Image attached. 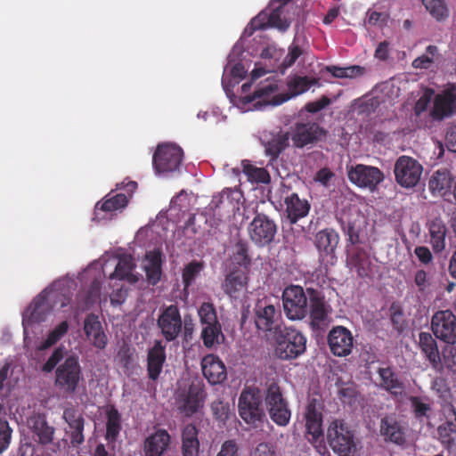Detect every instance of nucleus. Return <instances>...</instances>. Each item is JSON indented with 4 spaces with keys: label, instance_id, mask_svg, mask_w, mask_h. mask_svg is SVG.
<instances>
[{
    "label": "nucleus",
    "instance_id": "nucleus-1",
    "mask_svg": "<svg viewBox=\"0 0 456 456\" xmlns=\"http://www.w3.org/2000/svg\"><path fill=\"white\" fill-rule=\"evenodd\" d=\"M323 135L324 131L315 123L297 124L290 133L277 134L266 147V153L276 158L289 145V139L296 147L303 148L319 141Z\"/></svg>",
    "mask_w": 456,
    "mask_h": 456
},
{
    "label": "nucleus",
    "instance_id": "nucleus-2",
    "mask_svg": "<svg viewBox=\"0 0 456 456\" xmlns=\"http://www.w3.org/2000/svg\"><path fill=\"white\" fill-rule=\"evenodd\" d=\"M315 78L308 77L295 76L288 82V94H281L280 86L276 80L269 78L262 83L259 88L255 92V97L270 105H280L292 97L297 96L308 91L309 88L317 84Z\"/></svg>",
    "mask_w": 456,
    "mask_h": 456
},
{
    "label": "nucleus",
    "instance_id": "nucleus-3",
    "mask_svg": "<svg viewBox=\"0 0 456 456\" xmlns=\"http://www.w3.org/2000/svg\"><path fill=\"white\" fill-rule=\"evenodd\" d=\"M332 451L340 456H354L357 452V442L353 431L342 420L332 421L327 431Z\"/></svg>",
    "mask_w": 456,
    "mask_h": 456
},
{
    "label": "nucleus",
    "instance_id": "nucleus-4",
    "mask_svg": "<svg viewBox=\"0 0 456 456\" xmlns=\"http://www.w3.org/2000/svg\"><path fill=\"white\" fill-rule=\"evenodd\" d=\"M83 379L78 357L76 354L66 356L55 370V386L66 394H74Z\"/></svg>",
    "mask_w": 456,
    "mask_h": 456
},
{
    "label": "nucleus",
    "instance_id": "nucleus-5",
    "mask_svg": "<svg viewBox=\"0 0 456 456\" xmlns=\"http://www.w3.org/2000/svg\"><path fill=\"white\" fill-rule=\"evenodd\" d=\"M306 338L297 330L285 328L277 338L275 354L282 359H294L305 350Z\"/></svg>",
    "mask_w": 456,
    "mask_h": 456
},
{
    "label": "nucleus",
    "instance_id": "nucleus-6",
    "mask_svg": "<svg viewBox=\"0 0 456 456\" xmlns=\"http://www.w3.org/2000/svg\"><path fill=\"white\" fill-rule=\"evenodd\" d=\"M394 173L396 183L403 188L410 189L420 181L423 167L411 157L401 156L395 164Z\"/></svg>",
    "mask_w": 456,
    "mask_h": 456
},
{
    "label": "nucleus",
    "instance_id": "nucleus-7",
    "mask_svg": "<svg viewBox=\"0 0 456 456\" xmlns=\"http://www.w3.org/2000/svg\"><path fill=\"white\" fill-rule=\"evenodd\" d=\"M347 177L355 186L374 191L383 182L384 174L376 167L357 164L346 167Z\"/></svg>",
    "mask_w": 456,
    "mask_h": 456
},
{
    "label": "nucleus",
    "instance_id": "nucleus-8",
    "mask_svg": "<svg viewBox=\"0 0 456 456\" xmlns=\"http://www.w3.org/2000/svg\"><path fill=\"white\" fill-rule=\"evenodd\" d=\"M283 308L290 320H301L308 314V297L300 286H289L283 295Z\"/></svg>",
    "mask_w": 456,
    "mask_h": 456
},
{
    "label": "nucleus",
    "instance_id": "nucleus-9",
    "mask_svg": "<svg viewBox=\"0 0 456 456\" xmlns=\"http://www.w3.org/2000/svg\"><path fill=\"white\" fill-rule=\"evenodd\" d=\"M183 159V151L174 144L159 145L152 158L153 167L158 174L177 170Z\"/></svg>",
    "mask_w": 456,
    "mask_h": 456
},
{
    "label": "nucleus",
    "instance_id": "nucleus-10",
    "mask_svg": "<svg viewBox=\"0 0 456 456\" xmlns=\"http://www.w3.org/2000/svg\"><path fill=\"white\" fill-rule=\"evenodd\" d=\"M230 285L243 286L246 281V271L251 263L248 255V244L239 241L232 248V256L230 257Z\"/></svg>",
    "mask_w": 456,
    "mask_h": 456
},
{
    "label": "nucleus",
    "instance_id": "nucleus-11",
    "mask_svg": "<svg viewBox=\"0 0 456 456\" xmlns=\"http://www.w3.org/2000/svg\"><path fill=\"white\" fill-rule=\"evenodd\" d=\"M161 335L167 342L175 340L183 331V320L176 305H170L161 310L157 320Z\"/></svg>",
    "mask_w": 456,
    "mask_h": 456
},
{
    "label": "nucleus",
    "instance_id": "nucleus-12",
    "mask_svg": "<svg viewBox=\"0 0 456 456\" xmlns=\"http://www.w3.org/2000/svg\"><path fill=\"white\" fill-rule=\"evenodd\" d=\"M434 335L448 344L456 343V316L450 310L437 311L431 319Z\"/></svg>",
    "mask_w": 456,
    "mask_h": 456
},
{
    "label": "nucleus",
    "instance_id": "nucleus-13",
    "mask_svg": "<svg viewBox=\"0 0 456 456\" xmlns=\"http://www.w3.org/2000/svg\"><path fill=\"white\" fill-rule=\"evenodd\" d=\"M265 403L271 419L279 426H286L290 419V411L282 398L279 387L272 384L268 387Z\"/></svg>",
    "mask_w": 456,
    "mask_h": 456
},
{
    "label": "nucleus",
    "instance_id": "nucleus-14",
    "mask_svg": "<svg viewBox=\"0 0 456 456\" xmlns=\"http://www.w3.org/2000/svg\"><path fill=\"white\" fill-rule=\"evenodd\" d=\"M277 232L273 220L265 215H257L248 226L251 240L257 246L264 247L273 241Z\"/></svg>",
    "mask_w": 456,
    "mask_h": 456
},
{
    "label": "nucleus",
    "instance_id": "nucleus-15",
    "mask_svg": "<svg viewBox=\"0 0 456 456\" xmlns=\"http://www.w3.org/2000/svg\"><path fill=\"white\" fill-rule=\"evenodd\" d=\"M262 395L259 390L248 388L244 390L239 399V412L248 423L260 419L263 411L260 407Z\"/></svg>",
    "mask_w": 456,
    "mask_h": 456
},
{
    "label": "nucleus",
    "instance_id": "nucleus-16",
    "mask_svg": "<svg viewBox=\"0 0 456 456\" xmlns=\"http://www.w3.org/2000/svg\"><path fill=\"white\" fill-rule=\"evenodd\" d=\"M322 399L320 395H312L308 398L305 419L308 435L314 440L322 435Z\"/></svg>",
    "mask_w": 456,
    "mask_h": 456
},
{
    "label": "nucleus",
    "instance_id": "nucleus-17",
    "mask_svg": "<svg viewBox=\"0 0 456 456\" xmlns=\"http://www.w3.org/2000/svg\"><path fill=\"white\" fill-rule=\"evenodd\" d=\"M328 345L334 355L338 357L349 355L354 347L352 332L343 326L332 328L328 335Z\"/></svg>",
    "mask_w": 456,
    "mask_h": 456
},
{
    "label": "nucleus",
    "instance_id": "nucleus-18",
    "mask_svg": "<svg viewBox=\"0 0 456 456\" xmlns=\"http://www.w3.org/2000/svg\"><path fill=\"white\" fill-rule=\"evenodd\" d=\"M62 418L68 424L69 429L66 430V433L69 436L71 444L73 446L81 445L85 442L83 413L73 406L67 407L63 411Z\"/></svg>",
    "mask_w": 456,
    "mask_h": 456
},
{
    "label": "nucleus",
    "instance_id": "nucleus-19",
    "mask_svg": "<svg viewBox=\"0 0 456 456\" xmlns=\"http://www.w3.org/2000/svg\"><path fill=\"white\" fill-rule=\"evenodd\" d=\"M456 111V86H450L438 94L434 102L431 115L435 118H443Z\"/></svg>",
    "mask_w": 456,
    "mask_h": 456
},
{
    "label": "nucleus",
    "instance_id": "nucleus-20",
    "mask_svg": "<svg viewBox=\"0 0 456 456\" xmlns=\"http://www.w3.org/2000/svg\"><path fill=\"white\" fill-rule=\"evenodd\" d=\"M256 325L257 329L264 331L273 330L278 322L281 314L276 307L265 300H260L255 307Z\"/></svg>",
    "mask_w": 456,
    "mask_h": 456
},
{
    "label": "nucleus",
    "instance_id": "nucleus-21",
    "mask_svg": "<svg viewBox=\"0 0 456 456\" xmlns=\"http://www.w3.org/2000/svg\"><path fill=\"white\" fill-rule=\"evenodd\" d=\"M298 60V65L309 66L314 61V56L310 54L302 45H300L298 38H295L291 45L288 47L287 53L281 57L280 70L283 73L287 69L290 68Z\"/></svg>",
    "mask_w": 456,
    "mask_h": 456
},
{
    "label": "nucleus",
    "instance_id": "nucleus-22",
    "mask_svg": "<svg viewBox=\"0 0 456 456\" xmlns=\"http://www.w3.org/2000/svg\"><path fill=\"white\" fill-rule=\"evenodd\" d=\"M260 56L268 63L269 67L268 69H265L256 65V68L251 71V78L253 80L261 77L273 69L280 70L283 50L275 44H270L262 50Z\"/></svg>",
    "mask_w": 456,
    "mask_h": 456
},
{
    "label": "nucleus",
    "instance_id": "nucleus-23",
    "mask_svg": "<svg viewBox=\"0 0 456 456\" xmlns=\"http://www.w3.org/2000/svg\"><path fill=\"white\" fill-rule=\"evenodd\" d=\"M84 332L91 344L102 350L108 344V338L102 330V326L97 315L88 314L84 321Z\"/></svg>",
    "mask_w": 456,
    "mask_h": 456
},
{
    "label": "nucleus",
    "instance_id": "nucleus-24",
    "mask_svg": "<svg viewBox=\"0 0 456 456\" xmlns=\"http://www.w3.org/2000/svg\"><path fill=\"white\" fill-rule=\"evenodd\" d=\"M166 346L160 340H156L147 354V372L150 379H159L166 362Z\"/></svg>",
    "mask_w": 456,
    "mask_h": 456
},
{
    "label": "nucleus",
    "instance_id": "nucleus-25",
    "mask_svg": "<svg viewBox=\"0 0 456 456\" xmlns=\"http://www.w3.org/2000/svg\"><path fill=\"white\" fill-rule=\"evenodd\" d=\"M202 372L208 381L213 385L220 384L226 379L224 362L214 354H208L201 362Z\"/></svg>",
    "mask_w": 456,
    "mask_h": 456
},
{
    "label": "nucleus",
    "instance_id": "nucleus-26",
    "mask_svg": "<svg viewBox=\"0 0 456 456\" xmlns=\"http://www.w3.org/2000/svg\"><path fill=\"white\" fill-rule=\"evenodd\" d=\"M419 346L430 362L433 369L440 370L442 369V361L439 349L436 339L428 332H420L419 334Z\"/></svg>",
    "mask_w": 456,
    "mask_h": 456
},
{
    "label": "nucleus",
    "instance_id": "nucleus-27",
    "mask_svg": "<svg viewBox=\"0 0 456 456\" xmlns=\"http://www.w3.org/2000/svg\"><path fill=\"white\" fill-rule=\"evenodd\" d=\"M28 424L41 444L46 445L53 442L54 428L48 425L44 414H34L28 419Z\"/></svg>",
    "mask_w": 456,
    "mask_h": 456
},
{
    "label": "nucleus",
    "instance_id": "nucleus-28",
    "mask_svg": "<svg viewBox=\"0 0 456 456\" xmlns=\"http://www.w3.org/2000/svg\"><path fill=\"white\" fill-rule=\"evenodd\" d=\"M170 444V436L167 431L159 429L148 436L144 441L145 456H161Z\"/></svg>",
    "mask_w": 456,
    "mask_h": 456
},
{
    "label": "nucleus",
    "instance_id": "nucleus-29",
    "mask_svg": "<svg viewBox=\"0 0 456 456\" xmlns=\"http://www.w3.org/2000/svg\"><path fill=\"white\" fill-rule=\"evenodd\" d=\"M147 264L144 266L147 281L149 284L156 285L162 275V253L159 249L148 251L145 255Z\"/></svg>",
    "mask_w": 456,
    "mask_h": 456
},
{
    "label": "nucleus",
    "instance_id": "nucleus-30",
    "mask_svg": "<svg viewBox=\"0 0 456 456\" xmlns=\"http://www.w3.org/2000/svg\"><path fill=\"white\" fill-rule=\"evenodd\" d=\"M284 203L286 206V213L292 224L306 216L310 210L308 201L305 199H300L297 193H291L285 197Z\"/></svg>",
    "mask_w": 456,
    "mask_h": 456
},
{
    "label": "nucleus",
    "instance_id": "nucleus-31",
    "mask_svg": "<svg viewBox=\"0 0 456 456\" xmlns=\"http://www.w3.org/2000/svg\"><path fill=\"white\" fill-rule=\"evenodd\" d=\"M452 180L449 170L438 169L431 175L428 189L433 195L444 196L450 191Z\"/></svg>",
    "mask_w": 456,
    "mask_h": 456
},
{
    "label": "nucleus",
    "instance_id": "nucleus-32",
    "mask_svg": "<svg viewBox=\"0 0 456 456\" xmlns=\"http://www.w3.org/2000/svg\"><path fill=\"white\" fill-rule=\"evenodd\" d=\"M135 267L136 265L131 255H122L118 258L115 270L110 274V278L121 281L126 280L131 283H134L138 281L137 276L133 273Z\"/></svg>",
    "mask_w": 456,
    "mask_h": 456
},
{
    "label": "nucleus",
    "instance_id": "nucleus-33",
    "mask_svg": "<svg viewBox=\"0 0 456 456\" xmlns=\"http://www.w3.org/2000/svg\"><path fill=\"white\" fill-rule=\"evenodd\" d=\"M197 428L189 424L182 431V453L183 456H199L200 441Z\"/></svg>",
    "mask_w": 456,
    "mask_h": 456
},
{
    "label": "nucleus",
    "instance_id": "nucleus-34",
    "mask_svg": "<svg viewBox=\"0 0 456 456\" xmlns=\"http://www.w3.org/2000/svg\"><path fill=\"white\" fill-rule=\"evenodd\" d=\"M437 434L438 439L445 447L450 448L453 444L452 435L456 434V410L453 406L448 411L446 421L438 427Z\"/></svg>",
    "mask_w": 456,
    "mask_h": 456
},
{
    "label": "nucleus",
    "instance_id": "nucleus-35",
    "mask_svg": "<svg viewBox=\"0 0 456 456\" xmlns=\"http://www.w3.org/2000/svg\"><path fill=\"white\" fill-rule=\"evenodd\" d=\"M380 434L386 440L395 444H402L404 442L403 433L397 420L392 416L381 419Z\"/></svg>",
    "mask_w": 456,
    "mask_h": 456
},
{
    "label": "nucleus",
    "instance_id": "nucleus-36",
    "mask_svg": "<svg viewBox=\"0 0 456 456\" xmlns=\"http://www.w3.org/2000/svg\"><path fill=\"white\" fill-rule=\"evenodd\" d=\"M339 240L338 234L331 229L320 231L316 234L315 245L321 254L332 256Z\"/></svg>",
    "mask_w": 456,
    "mask_h": 456
},
{
    "label": "nucleus",
    "instance_id": "nucleus-37",
    "mask_svg": "<svg viewBox=\"0 0 456 456\" xmlns=\"http://www.w3.org/2000/svg\"><path fill=\"white\" fill-rule=\"evenodd\" d=\"M378 373L381 379L380 386L395 396L403 397L404 387L390 368H379Z\"/></svg>",
    "mask_w": 456,
    "mask_h": 456
},
{
    "label": "nucleus",
    "instance_id": "nucleus-38",
    "mask_svg": "<svg viewBox=\"0 0 456 456\" xmlns=\"http://www.w3.org/2000/svg\"><path fill=\"white\" fill-rule=\"evenodd\" d=\"M230 205H232L233 210V225L239 227L248 219V210L244 203L243 195L240 191H230Z\"/></svg>",
    "mask_w": 456,
    "mask_h": 456
},
{
    "label": "nucleus",
    "instance_id": "nucleus-39",
    "mask_svg": "<svg viewBox=\"0 0 456 456\" xmlns=\"http://www.w3.org/2000/svg\"><path fill=\"white\" fill-rule=\"evenodd\" d=\"M308 313L314 325H319L321 322L326 320L329 309L323 298L319 297L314 292L309 293Z\"/></svg>",
    "mask_w": 456,
    "mask_h": 456
},
{
    "label": "nucleus",
    "instance_id": "nucleus-40",
    "mask_svg": "<svg viewBox=\"0 0 456 456\" xmlns=\"http://www.w3.org/2000/svg\"><path fill=\"white\" fill-rule=\"evenodd\" d=\"M430 244L436 253L445 248L446 226L438 219L433 220L429 224Z\"/></svg>",
    "mask_w": 456,
    "mask_h": 456
},
{
    "label": "nucleus",
    "instance_id": "nucleus-41",
    "mask_svg": "<svg viewBox=\"0 0 456 456\" xmlns=\"http://www.w3.org/2000/svg\"><path fill=\"white\" fill-rule=\"evenodd\" d=\"M105 439L108 443H115L121 430V415L115 407L107 411Z\"/></svg>",
    "mask_w": 456,
    "mask_h": 456
},
{
    "label": "nucleus",
    "instance_id": "nucleus-42",
    "mask_svg": "<svg viewBox=\"0 0 456 456\" xmlns=\"http://www.w3.org/2000/svg\"><path fill=\"white\" fill-rule=\"evenodd\" d=\"M202 403L203 392L200 388L191 387L181 408L185 415L191 416L200 409Z\"/></svg>",
    "mask_w": 456,
    "mask_h": 456
},
{
    "label": "nucleus",
    "instance_id": "nucleus-43",
    "mask_svg": "<svg viewBox=\"0 0 456 456\" xmlns=\"http://www.w3.org/2000/svg\"><path fill=\"white\" fill-rule=\"evenodd\" d=\"M241 167L242 173L248 181L261 183H268L270 182V175L265 168L255 167L246 160L241 162Z\"/></svg>",
    "mask_w": 456,
    "mask_h": 456
},
{
    "label": "nucleus",
    "instance_id": "nucleus-44",
    "mask_svg": "<svg viewBox=\"0 0 456 456\" xmlns=\"http://www.w3.org/2000/svg\"><path fill=\"white\" fill-rule=\"evenodd\" d=\"M427 12L437 21L444 20L449 16V10L444 0H422Z\"/></svg>",
    "mask_w": 456,
    "mask_h": 456
},
{
    "label": "nucleus",
    "instance_id": "nucleus-45",
    "mask_svg": "<svg viewBox=\"0 0 456 456\" xmlns=\"http://www.w3.org/2000/svg\"><path fill=\"white\" fill-rule=\"evenodd\" d=\"M68 322L62 321L49 332L46 338L39 346L38 349L43 351L54 346L58 341H60L64 337V335L68 332Z\"/></svg>",
    "mask_w": 456,
    "mask_h": 456
},
{
    "label": "nucleus",
    "instance_id": "nucleus-46",
    "mask_svg": "<svg viewBox=\"0 0 456 456\" xmlns=\"http://www.w3.org/2000/svg\"><path fill=\"white\" fill-rule=\"evenodd\" d=\"M202 270L203 264L196 260L190 262L184 266L182 273L184 291L188 290Z\"/></svg>",
    "mask_w": 456,
    "mask_h": 456
},
{
    "label": "nucleus",
    "instance_id": "nucleus-47",
    "mask_svg": "<svg viewBox=\"0 0 456 456\" xmlns=\"http://www.w3.org/2000/svg\"><path fill=\"white\" fill-rule=\"evenodd\" d=\"M128 203V197L124 193H118L115 196L105 200L100 206L98 202L95 210L101 209L105 212H112L125 208Z\"/></svg>",
    "mask_w": 456,
    "mask_h": 456
},
{
    "label": "nucleus",
    "instance_id": "nucleus-48",
    "mask_svg": "<svg viewBox=\"0 0 456 456\" xmlns=\"http://www.w3.org/2000/svg\"><path fill=\"white\" fill-rule=\"evenodd\" d=\"M220 338L224 339V336L222 334L221 325L219 323L206 325L203 327L201 338L207 347H211L215 343H218Z\"/></svg>",
    "mask_w": 456,
    "mask_h": 456
},
{
    "label": "nucleus",
    "instance_id": "nucleus-49",
    "mask_svg": "<svg viewBox=\"0 0 456 456\" xmlns=\"http://www.w3.org/2000/svg\"><path fill=\"white\" fill-rule=\"evenodd\" d=\"M67 354L66 348L63 346L56 347L52 354L49 356L47 361L43 364L41 370L45 373L52 372L54 369L61 363L62 360H65Z\"/></svg>",
    "mask_w": 456,
    "mask_h": 456
},
{
    "label": "nucleus",
    "instance_id": "nucleus-50",
    "mask_svg": "<svg viewBox=\"0 0 456 456\" xmlns=\"http://www.w3.org/2000/svg\"><path fill=\"white\" fill-rule=\"evenodd\" d=\"M200 322L203 325L217 324L216 309L211 303H203L198 311Z\"/></svg>",
    "mask_w": 456,
    "mask_h": 456
},
{
    "label": "nucleus",
    "instance_id": "nucleus-51",
    "mask_svg": "<svg viewBox=\"0 0 456 456\" xmlns=\"http://www.w3.org/2000/svg\"><path fill=\"white\" fill-rule=\"evenodd\" d=\"M437 51V47L435 45L428 46L426 53L412 61V67L415 69L429 68L434 62V58L436 55Z\"/></svg>",
    "mask_w": 456,
    "mask_h": 456
},
{
    "label": "nucleus",
    "instance_id": "nucleus-52",
    "mask_svg": "<svg viewBox=\"0 0 456 456\" xmlns=\"http://www.w3.org/2000/svg\"><path fill=\"white\" fill-rule=\"evenodd\" d=\"M211 409L214 417L224 425L228 419V403L224 399H218L212 403Z\"/></svg>",
    "mask_w": 456,
    "mask_h": 456
},
{
    "label": "nucleus",
    "instance_id": "nucleus-53",
    "mask_svg": "<svg viewBox=\"0 0 456 456\" xmlns=\"http://www.w3.org/2000/svg\"><path fill=\"white\" fill-rule=\"evenodd\" d=\"M434 91L432 89H425L417 101L414 108L415 114L419 116L428 110V107L433 98Z\"/></svg>",
    "mask_w": 456,
    "mask_h": 456
},
{
    "label": "nucleus",
    "instance_id": "nucleus-54",
    "mask_svg": "<svg viewBox=\"0 0 456 456\" xmlns=\"http://www.w3.org/2000/svg\"><path fill=\"white\" fill-rule=\"evenodd\" d=\"M452 372L456 373V347L448 346L443 352V363Z\"/></svg>",
    "mask_w": 456,
    "mask_h": 456
},
{
    "label": "nucleus",
    "instance_id": "nucleus-55",
    "mask_svg": "<svg viewBox=\"0 0 456 456\" xmlns=\"http://www.w3.org/2000/svg\"><path fill=\"white\" fill-rule=\"evenodd\" d=\"M411 403L417 418L427 416L428 412L430 411V404L421 398L411 397Z\"/></svg>",
    "mask_w": 456,
    "mask_h": 456
},
{
    "label": "nucleus",
    "instance_id": "nucleus-56",
    "mask_svg": "<svg viewBox=\"0 0 456 456\" xmlns=\"http://www.w3.org/2000/svg\"><path fill=\"white\" fill-rule=\"evenodd\" d=\"M414 282L420 292L429 291L431 287V281L426 271H417L414 277Z\"/></svg>",
    "mask_w": 456,
    "mask_h": 456
},
{
    "label": "nucleus",
    "instance_id": "nucleus-57",
    "mask_svg": "<svg viewBox=\"0 0 456 456\" xmlns=\"http://www.w3.org/2000/svg\"><path fill=\"white\" fill-rule=\"evenodd\" d=\"M12 429L6 420H0V452L5 451L11 441Z\"/></svg>",
    "mask_w": 456,
    "mask_h": 456
},
{
    "label": "nucleus",
    "instance_id": "nucleus-58",
    "mask_svg": "<svg viewBox=\"0 0 456 456\" xmlns=\"http://www.w3.org/2000/svg\"><path fill=\"white\" fill-rule=\"evenodd\" d=\"M45 297L44 296L39 295L37 297L32 304L30 305L29 308H32L30 317L36 321H40V314L45 311Z\"/></svg>",
    "mask_w": 456,
    "mask_h": 456
},
{
    "label": "nucleus",
    "instance_id": "nucleus-59",
    "mask_svg": "<svg viewBox=\"0 0 456 456\" xmlns=\"http://www.w3.org/2000/svg\"><path fill=\"white\" fill-rule=\"evenodd\" d=\"M334 176L335 175L330 169L322 168L316 173L314 176V181L324 187H330Z\"/></svg>",
    "mask_w": 456,
    "mask_h": 456
},
{
    "label": "nucleus",
    "instance_id": "nucleus-60",
    "mask_svg": "<svg viewBox=\"0 0 456 456\" xmlns=\"http://www.w3.org/2000/svg\"><path fill=\"white\" fill-rule=\"evenodd\" d=\"M414 253L418 259L424 265H428L432 262L433 256L428 248L424 246L417 247L414 249Z\"/></svg>",
    "mask_w": 456,
    "mask_h": 456
},
{
    "label": "nucleus",
    "instance_id": "nucleus-61",
    "mask_svg": "<svg viewBox=\"0 0 456 456\" xmlns=\"http://www.w3.org/2000/svg\"><path fill=\"white\" fill-rule=\"evenodd\" d=\"M367 19L368 23L370 25L383 26L387 23V16L378 12H368Z\"/></svg>",
    "mask_w": 456,
    "mask_h": 456
},
{
    "label": "nucleus",
    "instance_id": "nucleus-62",
    "mask_svg": "<svg viewBox=\"0 0 456 456\" xmlns=\"http://www.w3.org/2000/svg\"><path fill=\"white\" fill-rule=\"evenodd\" d=\"M330 103V100L327 97H322L318 101L309 102L305 105V110L308 112L315 113L324 109Z\"/></svg>",
    "mask_w": 456,
    "mask_h": 456
},
{
    "label": "nucleus",
    "instance_id": "nucleus-63",
    "mask_svg": "<svg viewBox=\"0 0 456 456\" xmlns=\"http://www.w3.org/2000/svg\"><path fill=\"white\" fill-rule=\"evenodd\" d=\"M446 145L450 151L456 152V125L452 126L447 131Z\"/></svg>",
    "mask_w": 456,
    "mask_h": 456
},
{
    "label": "nucleus",
    "instance_id": "nucleus-64",
    "mask_svg": "<svg viewBox=\"0 0 456 456\" xmlns=\"http://www.w3.org/2000/svg\"><path fill=\"white\" fill-rule=\"evenodd\" d=\"M273 448L265 443L258 444L256 448L253 456H274Z\"/></svg>",
    "mask_w": 456,
    "mask_h": 456
}]
</instances>
